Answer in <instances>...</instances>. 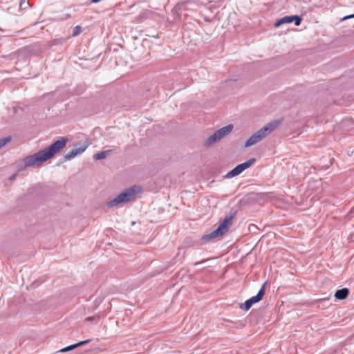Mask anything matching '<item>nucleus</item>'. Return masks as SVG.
Returning <instances> with one entry per match:
<instances>
[{"instance_id":"f257e3e1","label":"nucleus","mask_w":354,"mask_h":354,"mask_svg":"<svg viewBox=\"0 0 354 354\" xmlns=\"http://www.w3.org/2000/svg\"><path fill=\"white\" fill-rule=\"evenodd\" d=\"M68 140L62 138L54 142L48 147L34 154L29 155L15 163L18 171H22L28 167H37L41 163L53 158L55 154L66 147Z\"/></svg>"},{"instance_id":"f03ea898","label":"nucleus","mask_w":354,"mask_h":354,"mask_svg":"<svg viewBox=\"0 0 354 354\" xmlns=\"http://www.w3.org/2000/svg\"><path fill=\"white\" fill-rule=\"evenodd\" d=\"M281 122L282 120L279 119L271 121L266 124L264 127L252 134V136H250V138L247 140L245 143V147H251L262 140L263 138L270 134L275 129H277L280 125Z\"/></svg>"},{"instance_id":"7ed1b4c3","label":"nucleus","mask_w":354,"mask_h":354,"mask_svg":"<svg viewBox=\"0 0 354 354\" xmlns=\"http://www.w3.org/2000/svg\"><path fill=\"white\" fill-rule=\"evenodd\" d=\"M141 190V187L136 185L127 188L112 200L109 201L106 205L108 207H113L120 203L130 202L135 199L136 196L140 193Z\"/></svg>"},{"instance_id":"20e7f679","label":"nucleus","mask_w":354,"mask_h":354,"mask_svg":"<svg viewBox=\"0 0 354 354\" xmlns=\"http://www.w3.org/2000/svg\"><path fill=\"white\" fill-rule=\"evenodd\" d=\"M236 212H230L227 214L224 220L218 226V227L212 232L203 236V241H210L218 237L222 236L225 232H227L229 226L232 224V220L236 216Z\"/></svg>"},{"instance_id":"39448f33","label":"nucleus","mask_w":354,"mask_h":354,"mask_svg":"<svg viewBox=\"0 0 354 354\" xmlns=\"http://www.w3.org/2000/svg\"><path fill=\"white\" fill-rule=\"evenodd\" d=\"M266 283L267 282H265L262 285L261 288H260L258 293L255 296L252 297L249 299L246 300L244 303L240 304L239 308L244 310H248L252 306L253 304L260 301L265 295V288Z\"/></svg>"},{"instance_id":"423d86ee","label":"nucleus","mask_w":354,"mask_h":354,"mask_svg":"<svg viewBox=\"0 0 354 354\" xmlns=\"http://www.w3.org/2000/svg\"><path fill=\"white\" fill-rule=\"evenodd\" d=\"M255 162L256 159L252 158L248 160L246 162L236 165L233 169L227 172L225 177L226 178H232L233 177H235L241 174L243 171H245L250 167H251Z\"/></svg>"},{"instance_id":"0eeeda50","label":"nucleus","mask_w":354,"mask_h":354,"mask_svg":"<svg viewBox=\"0 0 354 354\" xmlns=\"http://www.w3.org/2000/svg\"><path fill=\"white\" fill-rule=\"evenodd\" d=\"M233 128V124H230L216 131V133L219 137L218 138L222 139L223 138H224L225 136H227L232 131Z\"/></svg>"},{"instance_id":"6e6552de","label":"nucleus","mask_w":354,"mask_h":354,"mask_svg":"<svg viewBox=\"0 0 354 354\" xmlns=\"http://www.w3.org/2000/svg\"><path fill=\"white\" fill-rule=\"evenodd\" d=\"M91 341V339H86V340H84V341H81L78 343H76V344H72V345H70V346H68L65 348H62L61 350H59V352H62V353H65V352H68V351H72L80 346H82V345H84L86 344H88Z\"/></svg>"},{"instance_id":"1a4fd4ad","label":"nucleus","mask_w":354,"mask_h":354,"mask_svg":"<svg viewBox=\"0 0 354 354\" xmlns=\"http://www.w3.org/2000/svg\"><path fill=\"white\" fill-rule=\"evenodd\" d=\"M349 294V290L347 288H344L339 290H337L335 294V297L336 299L339 300L345 299Z\"/></svg>"},{"instance_id":"9d476101","label":"nucleus","mask_w":354,"mask_h":354,"mask_svg":"<svg viewBox=\"0 0 354 354\" xmlns=\"http://www.w3.org/2000/svg\"><path fill=\"white\" fill-rule=\"evenodd\" d=\"M218 138L219 137H218V134L215 131L212 135L209 136V138L205 141L204 145L206 147H209V146L212 145L213 144L219 141L221 139Z\"/></svg>"},{"instance_id":"9b49d317","label":"nucleus","mask_w":354,"mask_h":354,"mask_svg":"<svg viewBox=\"0 0 354 354\" xmlns=\"http://www.w3.org/2000/svg\"><path fill=\"white\" fill-rule=\"evenodd\" d=\"M218 138L219 137H218V134L215 131L212 135L209 136V138L205 141L204 145L206 147H209V146L212 145L213 144L219 141L221 139Z\"/></svg>"},{"instance_id":"f8f14e48","label":"nucleus","mask_w":354,"mask_h":354,"mask_svg":"<svg viewBox=\"0 0 354 354\" xmlns=\"http://www.w3.org/2000/svg\"><path fill=\"white\" fill-rule=\"evenodd\" d=\"M292 23V16H285L276 21L274 23L275 27H279L283 24Z\"/></svg>"},{"instance_id":"ddd939ff","label":"nucleus","mask_w":354,"mask_h":354,"mask_svg":"<svg viewBox=\"0 0 354 354\" xmlns=\"http://www.w3.org/2000/svg\"><path fill=\"white\" fill-rule=\"evenodd\" d=\"M151 15V12L150 10H144L136 17V20L138 21H142L143 20L148 19Z\"/></svg>"},{"instance_id":"4468645a","label":"nucleus","mask_w":354,"mask_h":354,"mask_svg":"<svg viewBox=\"0 0 354 354\" xmlns=\"http://www.w3.org/2000/svg\"><path fill=\"white\" fill-rule=\"evenodd\" d=\"M87 147H88L87 144H82L79 146L75 145V147L73 148V149L76 152V154L78 156V155L82 154L83 152H84L85 150L87 149Z\"/></svg>"},{"instance_id":"2eb2a0df","label":"nucleus","mask_w":354,"mask_h":354,"mask_svg":"<svg viewBox=\"0 0 354 354\" xmlns=\"http://www.w3.org/2000/svg\"><path fill=\"white\" fill-rule=\"evenodd\" d=\"M110 151H111L110 150H107V151H101L100 153H97L94 154V158L95 160H102L107 156V155L109 154V153Z\"/></svg>"},{"instance_id":"dca6fc26","label":"nucleus","mask_w":354,"mask_h":354,"mask_svg":"<svg viewBox=\"0 0 354 354\" xmlns=\"http://www.w3.org/2000/svg\"><path fill=\"white\" fill-rule=\"evenodd\" d=\"M77 155L76 154V152L73 149H72L71 151H69L68 153H66L64 155V159L65 160H71L73 159L75 157H76Z\"/></svg>"},{"instance_id":"f3484780","label":"nucleus","mask_w":354,"mask_h":354,"mask_svg":"<svg viewBox=\"0 0 354 354\" xmlns=\"http://www.w3.org/2000/svg\"><path fill=\"white\" fill-rule=\"evenodd\" d=\"M301 17L298 15H293L292 16V22L295 23V25L298 26L301 24Z\"/></svg>"},{"instance_id":"a211bd4d","label":"nucleus","mask_w":354,"mask_h":354,"mask_svg":"<svg viewBox=\"0 0 354 354\" xmlns=\"http://www.w3.org/2000/svg\"><path fill=\"white\" fill-rule=\"evenodd\" d=\"M11 141V137L8 136L0 139V149Z\"/></svg>"},{"instance_id":"6ab92c4d","label":"nucleus","mask_w":354,"mask_h":354,"mask_svg":"<svg viewBox=\"0 0 354 354\" xmlns=\"http://www.w3.org/2000/svg\"><path fill=\"white\" fill-rule=\"evenodd\" d=\"M82 32V28L80 26H77L73 28V36L75 37L80 34Z\"/></svg>"},{"instance_id":"aec40b11","label":"nucleus","mask_w":354,"mask_h":354,"mask_svg":"<svg viewBox=\"0 0 354 354\" xmlns=\"http://www.w3.org/2000/svg\"><path fill=\"white\" fill-rule=\"evenodd\" d=\"M352 18H354V14H352V15H346V16H345V17L342 19V21H344V20H346V19H352Z\"/></svg>"},{"instance_id":"412c9836","label":"nucleus","mask_w":354,"mask_h":354,"mask_svg":"<svg viewBox=\"0 0 354 354\" xmlns=\"http://www.w3.org/2000/svg\"><path fill=\"white\" fill-rule=\"evenodd\" d=\"M208 260H209V259H204V260L201 261H197V262H195V263H194V266H198V265H200V264H202V263H203L206 262V261H208Z\"/></svg>"},{"instance_id":"4be33fe9","label":"nucleus","mask_w":354,"mask_h":354,"mask_svg":"<svg viewBox=\"0 0 354 354\" xmlns=\"http://www.w3.org/2000/svg\"><path fill=\"white\" fill-rule=\"evenodd\" d=\"M15 178H16V174H14L12 176H10L9 179H10V180H13L15 179Z\"/></svg>"},{"instance_id":"5701e85b","label":"nucleus","mask_w":354,"mask_h":354,"mask_svg":"<svg viewBox=\"0 0 354 354\" xmlns=\"http://www.w3.org/2000/svg\"><path fill=\"white\" fill-rule=\"evenodd\" d=\"M87 321H93L94 319L93 317H88L86 319Z\"/></svg>"},{"instance_id":"b1692460","label":"nucleus","mask_w":354,"mask_h":354,"mask_svg":"<svg viewBox=\"0 0 354 354\" xmlns=\"http://www.w3.org/2000/svg\"><path fill=\"white\" fill-rule=\"evenodd\" d=\"M70 17H71V15H70V14H67V15H66L65 19L69 18Z\"/></svg>"}]
</instances>
